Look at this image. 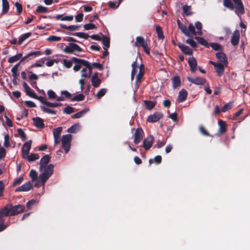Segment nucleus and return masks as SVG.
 Wrapping results in <instances>:
<instances>
[{
    "mask_svg": "<svg viewBox=\"0 0 250 250\" xmlns=\"http://www.w3.org/2000/svg\"><path fill=\"white\" fill-rule=\"evenodd\" d=\"M199 130H200V132L204 136H210L209 133L206 129V128L202 125L200 126Z\"/></svg>",
    "mask_w": 250,
    "mask_h": 250,
    "instance_id": "nucleus-61",
    "label": "nucleus"
},
{
    "mask_svg": "<svg viewBox=\"0 0 250 250\" xmlns=\"http://www.w3.org/2000/svg\"><path fill=\"white\" fill-rule=\"evenodd\" d=\"M40 158L39 155L36 153H32L30 155H27L23 159H26L28 162H34Z\"/></svg>",
    "mask_w": 250,
    "mask_h": 250,
    "instance_id": "nucleus-29",
    "label": "nucleus"
},
{
    "mask_svg": "<svg viewBox=\"0 0 250 250\" xmlns=\"http://www.w3.org/2000/svg\"><path fill=\"white\" fill-rule=\"evenodd\" d=\"M32 142V140H30L23 145L21 148V155L23 158L29 154Z\"/></svg>",
    "mask_w": 250,
    "mask_h": 250,
    "instance_id": "nucleus-13",
    "label": "nucleus"
},
{
    "mask_svg": "<svg viewBox=\"0 0 250 250\" xmlns=\"http://www.w3.org/2000/svg\"><path fill=\"white\" fill-rule=\"evenodd\" d=\"M240 39L239 31L237 30H235L231 39V43L234 45L236 46L238 44Z\"/></svg>",
    "mask_w": 250,
    "mask_h": 250,
    "instance_id": "nucleus-20",
    "label": "nucleus"
},
{
    "mask_svg": "<svg viewBox=\"0 0 250 250\" xmlns=\"http://www.w3.org/2000/svg\"><path fill=\"white\" fill-rule=\"evenodd\" d=\"M23 180V176H20V177H18L16 179H15L12 184V187H15L17 185H20Z\"/></svg>",
    "mask_w": 250,
    "mask_h": 250,
    "instance_id": "nucleus-46",
    "label": "nucleus"
},
{
    "mask_svg": "<svg viewBox=\"0 0 250 250\" xmlns=\"http://www.w3.org/2000/svg\"><path fill=\"white\" fill-rule=\"evenodd\" d=\"M51 157L49 155H44L41 159L40 162V170L43 172V170L47 167L46 165L50 162Z\"/></svg>",
    "mask_w": 250,
    "mask_h": 250,
    "instance_id": "nucleus-10",
    "label": "nucleus"
},
{
    "mask_svg": "<svg viewBox=\"0 0 250 250\" xmlns=\"http://www.w3.org/2000/svg\"><path fill=\"white\" fill-rule=\"evenodd\" d=\"M224 65L222 63H218L214 67L215 72L218 77H221L224 74L225 71Z\"/></svg>",
    "mask_w": 250,
    "mask_h": 250,
    "instance_id": "nucleus-23",
    "label": "nucleus"
},
{
    "mask_svg": "<svg viewBox=\"0 0 250 250\" xmlns=\"http://www.w3.org/2000/svg\"><path fill=\"white\" fill-rule=\"evenodd\" d=\"M17 132L22 140L25 141L26 139V134L22 129L18 128Z\"/></svg>",
    "mask_w": 250,
    "mask_h": 250,
    "instance_id": "nucleus-53",
    "label": "nucleus"
},
{
    "mask_svg": "<svg viewBox=\"0 0 250 250\" xmlns=\"http://www.w3.org/2000/svg\"><path fill=\"white\" fill-rule=\"evenodd\" d=\"M48 18L50 19H55L57 20H60L61 21H72L73 20V16H62V15H58L56 16L51 17L50 16H48Z\"/></svg>",
    "mask_w": 250,
    "mask_h": 250,
    "instance_id": "nucleus-24",
    "label": "nucleus"
},
{
    "mask_svg": "<svg viewBox=\"0 0 250 250\" xmlns=\"http://www.w3.org/2000/svg\"><path fill=\"white\" fill-rule=\"evenodd\" d=\"M144 73L145 72H143L141 70H139V73L137 74L136 78L135 83L136 84L141 82V80L144 75Z\"/></svg>",
    "mask_w": 250,
    "mask_h": 250,
    "instance_id": "nucleus-47",
    "label": "nucleus"
},
{
    "mask_svg": "<svg viewBox=\"0 0 250 250\" xmlns=\"http://www.w3.org/2000/svg\"><path fill=\"white\" fill-rule=\"evenodd\" d=\"M32 188V185L30 182H27L15 189V192L28 191Z\"/></svg>",
    "mask_w": 250,
    "mask_h": 250,
    "instance_id": "nucleus-15",
    "label": "nucleus"
},
{
    "mask_svg": "<svg viewBox=\"0 0 250 250\" xmlns=\"http://www.w3.org/2000/svg\"><path fill=\"white\" fill-rule=\"evenodd\" d=\"M32 34L31 33H26L25 34H24L22 35V36H21V37L19 38L18 41V44L19 45H21L22 43V42L26 40L27 38L30 37L31 36Z\"/></svg>",
    "mask_w": 250,
    "mask_h": 250,
    "instance_id": "nucleus-38",
    "label": "nucleus"
},
{
    "mask_svg": "<svg viewBox=\"0 0 250 250\" xmlns=\"http://www.w3.org/2000/svg\"><path fill=\"white\" fill-rule=\"evenodd\" d=\"M74 112V108L68 105L63 109V112L67 114H70Z\"/></svg>",
    "mask_w": 250,
    "mask_h": 250,
    "instance_id": "nucleus-57",
    "label": "nucleus"
},
{
    "mask_svg": "<svg viewBox=\"0 0 250 250\" xmlns=\"http://www.w3.org/2000/svg\"><path fill=\"white\" fill-rule=\"evenodd\" d=\"M72 60L76 63H81L83 66H85L86 69L87 68L89 70L88 77H90L92 73V66L90 63L86 60L79 59L76 57L72 58Z\"/></svg>",
    "mask_w": 250,
    "mask_h": 250,
    "instance_id": "nucleus-5",
    "label": "nucleus"
},
{
    "mask_svg": "<svg viewBox=\"0 0 250 250\" xmlns=\"http://www.w3.org/2000/svg\"><path fill=\"white\" fill-rule=\"evenodd\" d=\"M61 38L56 36H50L47 38V40L50 42H58L61 41Z\"/></svg>",
    "mask_w": 250,
    "mask_h": 250,
    "instance_id": "nucleus-62",
    "label": "nucleus"
},
{
    "mask_svg": "<svg viewBox=\"0 0 250 250\" xmlns=\"http://www.w3.org/2000/svg\"><path fill=\"white\" fill-rule=\"evenodd\" d=\"M232 107V103H228L225 104L222 108L221 111L223 112H225Z\"/></svg>",
    "mask_w": 250,
    "mask_h": 250,
    "instance_id": "nucleus-48",
    "label": "nucleus"
},
{
    "mask_svg": "<svg viewBox=\"0 0 250 250\" xmlns=\"http://www.w3.org/2000/svg\"><path fill=\"white\" fill-rule=\"evenodd\" d=\"M188 63L190 68V70L192 73H195L196 71L197 62L195 58L193 57H190L188 58Z\"/></svg>",
    "mask_w": 250,
    "mask_h": 250,
    "instance_id": "nucleus-17",
    "label": "nucleus"
},
{
    "mask_svg": "<svg viewBox=\"0 0 250 250\" xmlns=\"http://www.w3.org/2000/svg\"><path fill=\"white\" fill-rule=\"evenodd\" d=\"M72 62H74L72 60L71 61H68L66 59H64L62 61V64L65 67L70 68L72 65Z\"/></svg>",
    "mask_w": 250,
    "mask_h": 250,
    "instance_id": "nucleus-52",
    "label": "nucleus"
},
{
    "mask_svg": "<svg viewBox=\"0 0 250 250\" xmlns=\"http://www.w3.org/2000/svg\"><path fill=\"white\" fill-rule=\"evenodd\" d=\"M29 176L33 182L35 181L38 178L37 172L34 169L30 170L29 172Z\"/></svg>",
    "mask_w": 250,
    "mask_h": 250,
    "instance_id": "nucleus-44",
    "label": "nucleus"
},
{
    "mask_svg": "<svg viewBox=\"0 0 250 250\" xmlns=\"http://www.w3.org/2000/svg\"><path fill=\"white\" fill-rule=\"evenodd\" d=\"M180 50L185 54L191 55L193 53L192 50L188 46H187L181 42H179L177 44Z\"/></svg>",
    "mask_w": 250,
    "mask_h": 250,
    "instance_id": "nucleus-16",
    "label": "nucleus"
},
{
    "mask_svg": "<svg viewBox=\"0 0 250 250\" xmlns=\"http://www.w3.org/2000/svg\"><path fill=\"white\" fill-rule=\"evenodd\" d=\"M22 54L21 53H18L15 56L9 58L8 59V62L9 63H13L16 62L20 59L21 60L22 58Z\"/></svg>",
    "mask_w": 250,
    "mask_h": 250,
    "instance_id": "nucleus-31",
    "label": "nucleus"
},
{
    "mask_svg": "<svg viewBox=\"0 0 250 250\" xmlns=\"http://www.w3.org/2000/svg\"><path fill=\"white\" fill-rule=\"evenodd\" d=\"M216 57L218 59L219 63H222L225 65H227L228 64V59L224 53L222 51L218 52L216 54Z\"/></svg>",
    "mask_w": 250,
    "mask_h": 250,
    "instance_id": "nucleus-14",
    "label": "nucleus"
},
{
    "mask_svg": "<svg viewBox=\"0 0 250 250\" xmlns=\"http://www.w3.org/2000/svg\"><path fill=\"white\" fill-rule=\"evenodd\" d=\"M195 26L196 28L197 29V34L198 35H202V24L201 22L200 21H196L195 23Z\"/></svg>",
    "mask_w": 250,
    "mask_h": 250,
    "instance_id": "nucleus-43",
    "label": "nucleus"
},
{
    "mask_svg": "<svg viewBox=\"0 0 250 250\" xmlns=\"http://www.w3.org/2000/svg\"><path fill=\"white\" fill-rule=\"evenodd\" d=\"M48 96L49 99H54L57 98V95L52 90H49L47 91Z\"/></svg>",
    "mask_w": 250,
    "mask_h": 250,
    "instance_id": "nucleus-64",
    "label": "nucleus"
},
{
    "mask_svg": "<svg viewBox=\"0 0 250 250\" xmlns=\"http://www.w3.org/2000/svg\"><path fill=\"white\" fill-rule=\"evenodd\" d=\"M64 52L72 54H75V52H81L82 51V49L78 44L71 42L69 43L68 45L66 46L63 49Z\"/></svg>",
    "mask_w": 250,
    "mask_h": 250,
    "instance_id": "nucleus-3",
    "label": "nucleus"
},
{
    "mask_svg": "<svg viewBox=\"0 0 250 250\" xmlns=\"http://www.w3.org/2000/svg\"><path fill=\"white\" fill-rule=\"evenodd\" d=\"M25 207L21 205L13 206L12 203L6 204L0 210V232L4 230L7 226L5 225L4 217L18 215L24 211Z\"/></svg>",
    "mask_w": 250,
    "mask_h": 250,
    "instance_id": "nucleus-1",
    "label": "nucleus"
},
{
    "mask_svg": "<svg viewBox=\"0 0 250 250\" xmlns=\"http://www.w3.org/2000/svg\"><path fill=\"white\" fill-rule=\"evenodd\" d=\"M102 43L104 45V49L106 50L110 46V38L106 36L103 35L102 39H101Z\"/></svg>",
    "mask_w": 250,
    "mask_h": 250,
    "instance_id": "nucleus-28",
    "label": "nucleus"
},
{
    "mask_svg": "<svg viewBox=\"0 0 250 250\" xmlns=\"http://www.w3.org/2000/svg\"><path fill=\"white\" fill-rule=\"evenodd\" d=\"M99 73L97 72H95L91 77L92 85L94 87H98L101 83V80L98 78Z\"/></svg>",
    "mask_w": 250,
    "mask_h": 250,
    "instance_id": "nucleus-18",
    "label": "nucleus"
},
{
    "mask_svg": "<svg viewBox=\"0 0 250 250\" xmlns=\"http://www.w3.org/2000/svg\"><path fill=\"white\" fill-rule=\"evenodd\" d=\"M172 87L176 89L181 85V80L179 76H175L172 78Z\"/></svg>",
    "mask_w": 250,
    "mask_h": 250,
    "instance_id": "nucleus-26",
    "label": "nucleus"
},
{
    "mask_svg": "<svg viewBox=\"0 0 250 250\" xmlns=\"http://www.w3.org/2000/svg\"><path fill=\"white\" fill-rule=\"evenodd\" d=\"M144 104L146 108L149 110L152 109L156 104V102H153L151 101H144Z\"/></svg>",
    "mask_w": 250,
    "mask_h": 250,
    "instance_id": "nucleus-33",
    "label": "nucleus"
},
{
    "mask_svg": "<svg viewBox=\"0 0 250 250\" xmlns=\"http://www.w3.org/2000/svg\"><path fill=\"white\" fill-rule=\"evenodd\" d=\"M188 92L184 89H182L179 92L177 101L179 103L184 102L187 98Z\"/></svg>",
    "mask_w": 250,
    "mask_h": 250,
    "instance_id": "nucleus-22",
    "label": "nucleus"
},
{
    "mask_svg": "<svg viewBox=\"0 0 250 250\" xmlns=\"http://www.w3.org/2000/svg\"><path fill=\"white\" fill-rule=\"evenodd\" d=\"M89 111L88 108H85L84 109L81 110V111L77 112L74 114L72 116V118H80L82 117L84 114H85L87 112Z\"/></svg>",
    "mask_w": 250,
    "mask_h": 250,
    "instance_id": "nucleus-35",
    "label": "nucleus"
},
{
    "mask_svg": "<svg viewBox=\"0 0 250 250\" xmlns=\"http://www.w3.org/2000/svg\"><path fill=\"white\" fill-rule=\"evenodd\" d=\"M106 92V89L104 88L101 89L98 91L96 94V97L98 99H100L103 97Z\"/></svg>",
    "mask_w": 250,
    "mask_h": 250,
    "instance_id": "nucleus-59",
    "label": "nucleus"
},
{
    "mask_svg": "<svg viewBox=\"0 0 250 250\" xmlns=\"http://www.w3.org/2000/svg\"><path fill=\"white\" fill-rule=\"evenodd\" d=\"M156 32L157 34L158 38L160 40H163L164 39V36L163 34V31L162 27L157 25L156 26Z\"/></svg>",
    "mask_w": 250,
    "mask_h": 250,
    "instance_id": "nucleus-37",
    "label": "nucleus"
},
{
    "mask_svg": "<svg viewBox=\"0 0 250 250\" xmlns=\"http://www.w3.org/2000/svg\"><path fill=\"white\" fill-rule=\"evenodd\" d=\"M218 124L219 125L218 133L223 134L226 133L227 131V124L226 122L223 120H219Z\"/></svg>",
    "mask_w": 250,
    "mask_h": 250,
    "instance_id": "nucleus-21",
    "label": "nucleus"
},
{
    "mask_svg": "<svg viewBox=\"0 0 250 250\" xmlns=\"http://www.w3.org/2000/svg\"><path fill=\"white\" fill-rule=\"evenodd\" d=\"M45 58H41L38 60L35 63L32 64L30 66V68H33L35 67H43L44 66V63L45 62Z\"/></svg>",
    "mask_w": 250,
    "mask_h": 250,
    "instance_id": "nucleus-34",
    "label": "nucleus"
},
{
    "mask_svg": "<svg viewBox=\"0 0 250 250\" xmlns=\"http://www.w3.org/2000/svg\"><path fill=\"white\" fill-rule=\"evenodd\" d=\"M34 122V125L38 128H43L44 124L43 119L40 117H36L32 119Z\"/></svg>",
    "mask_w": 250,
    "mask_h": 250,
    "instance_id": "nucleus-19",
    "label": "nucleus"
},
{
    "mask_svg": "<svg viewBox=\"0 0 250 250\" xmlns=\"http://www.w3.org/2000/svg\"><path fill=\"white\" fill-rule=\"evenodd\" d=\"M84 99V96L83 94H79L73 97L71 99V101H82Z\"/></svg>",
    "mask_w": 250,
    "mask_h": 250,
    "instance_id": "nucleus-49",
    "label": "nucleus"
},
{
    "mask_svg": "<svg viewBox=\"0 0 250 250\" xmlns=\"http://www.w3.org/2000/svg\"><path fill=\"white\" fill-rule=\"evenodd\" d=\"M195 39L199 44L204 46L206 48L209 47V43L203 37H195Z\"/></svg>",
    "mask_w": 250,
    "mask_h": 250,
    "instance_id": "nucleus-30",
    "label": "nucleus"
},
{
    "mask_svg": "<svg viewBox=\"0 0 250 250\" xmlns=\"http://www.w3.org/2000/svg\"><path fill=\"white\" fill-rule=\"evenodd\" d=\"M2 12L6 13L9 9V4L7 0H2Z\"/></svg>",
    "mask_w": 250,
    "mask_h": 250,
    "instance_id": "nucleus-41",
    "label": "nucleus"
},
{
    "mask_svg": "<svg viewBox=\"0 0 250 250\" xmlns=\"http://www.w3.org/2000/svg\"><path fill=\"white\" fill-rule=\"evenodd\" d=\"M62 104L60 103H50L49 102H47V103H46V105L50 107H58L59 106L62 105Z\"/></svg>",
    "mask_w": 250,
    "mask_h": 250,
    "instance_id": "nucleus-63",
    "label": "nucleus"
},
{
    "mask_svg": "<svg viewBox=\"0 0 250 250\" xmlns=\"http://www.w3.org/2000/svg\"><path fill=\"white\" fill-rule=\"evenodd\" d=\"M146 43V42L145 41L144 38L143 37L138 36L136 38L135 45L136 47H143Z\"/></svg>",
    "mask_w": 250,
    "mask_h": 250,
    "instance_id": "nucleus-25",
    "label": "nucleus"
},
{
    "mask_svg": "<svg viewBox=\"0 0 250 250\" xmlns=\"http://www.w3.org/2000/svg\"><path fill=\"white\" fill-rule=\"evenodd\" d=\"M186 42L190 45L193 48H196L197 47V43L193 40L192 38L187 39Z\"/></svg>",
    "mask_w": 250,
    "mask_h": 250,
    "instance_id": "nucleus-54",
    "label": "nucleus"
},
{
    "mask_svg": "<svg viewBox=\"0 0 250 250\" xmlns=\"http://www.w3.org/2000/svg\"><path fill=\"white\" fill-rule=\"evenodd\" d=\"M54 166L50 164L47 166L43 171L39 175L38 178L36 180L34 186L36 188H40L44 186L45 182L50 177L53 173Z\"/></svg>",
    "mask_w": 250,
    "mask_h": 250,
    "instance_id": "nucleus-2",
    "label": "nucleus"
},
{
    "mask_svg": "<svg viewBox=\"0 0 250 250\" xmlns=\"http://www.w3.org/2000/svg\"><path fill=\"white\" fill-rule=\"evenodd\" d=\"M67 34L72 35L84 39H87L88 37H89V36L87 34L84 32H77L75 33H70L68 32Z\"/></svg>",
    "mask_w": 250,
    "mask_h": 250,
    "instance_id": "nucleus-36",
    "label": "nucleus"
},
{
    "mask_svg": "<svg viewBox=\"0 0 250 250\" xmlns=\"http://www.w3.org/2000/svg\"><path fill=\"white\" fill-rule=\"evenodd\" d=\"M79 126L78 124H74L67 129V132L74 133L76 132V128Z\"/></svg>",
    "mask_w": 250,
    "mask_h": 250,
    "instance_id": "nucleus-60",
    "label": "nucleus"
},
{
    "mask_svg": "<svg viewBox=\"0 0 250 250\" xmlns=\"http://www.w3.org/2000/svg\"><path fill=\"white\" fill-rule=\"evenodd\" d=\"M26 94L31 98H34L36 97V94L35 92L29 87L25 90Z\"/></svg>",
    "mask_w": 250,
    "mask_h": 250,
    "instance_id": "nucleus-56",
    "label": "nucleus"
},
{
    "mask_svg": "<svg viewBox=\"0 0 250 250\" xmlns=\"http://www.w3.org/2000/svg\"><path fill=\"white\" fill-rule=\"evenodd\" d=\"M72 135L70 134L64 135L62 137V146L64 149L65 153H68L70 148V143Z\"/></svg>",
    "mask_w": 250,
    "mask_h": 250,
    "instance_id": "nucleus-4",
    "label": "nucleus"
},
{
    "mask_svg": "<svg viewBox=\"0 0 250 250\" xmlns=\"http://www.w3.org/2000/svg\"><path fill=\"white\" fill-rule=\"evenodd\" d=\"M187 79L190 83L198 85H203L206 84L207 82L205 78L200 77L195 78L188 77Z\"/></svg>",
    "mask_w": 250,
    "mask_h": 250,
    "instance_id": "nucleus-11",
    "label": "nucleus"
},
{
    "mask_svg": "<svg viewBox=\"0 0 250 250\" xmlns=\"http://www.w3.org/2000/svg\"><path fill=\"white\" fill-rule=\"evenodd\" d=\"M154 142V137L152 135H149L145 138L143 141V147L146 150L149 149Z\"/></svg>",
    "mask_w": 250,
    "mask_h": 250,
    "instance_id": "nucleus-12",
    "label": "nucleus"
},
{
    "mask_svg": "<svg viewBox=\"0 0 250 250\" xmlns=\"http://www.w3.org/2000/svg\"><path fill=\"white\" fill-rule=\"evenodd\" d=\"M190 6L187 5H185L183 7V12L187 16H190L192 15V13L190 11Z\"/></svg>",
    "mask_w": 250,
    "mask_h": 250,
    "instance_id": "nucleus-45",
    "label": "nucleus"
},
{
    "mask_svg": "<svg viewBox=\"0 0 250 250\" xmlns=\"http://www.w3.org/2000/svg\"><path fill=\"white\" fill-rule=\"evenodd\" d=\"M17 11V15H20L22 11V5L18 2H16L15 4Z\"/></svg>",
    "mask_w": 250,
    "mask_h": 250,
    "instance_id": "nucleus-58",
    "label": "nucleus"
},
{
    "mask_svg": "<svg viewBox=\"0 0 250 250\" xmlns=\"http://www.w3.org/2000/svg\"><path fill=\"white\" fill-rule=\"evenodd\" d=\"M83 27L86 30H92L97 28L96 26L94 24L91 23L84 24L83 25Z\"/></svg>",
    "mask_w": 250,
    "mask_h": 250,
    "instance_id": "nucleus-55",
    "label": "nucleus"
},
{
    "mask_svg": "<svg viewBox=\"0 0 250 250\" xmlns=\"http://www.w3.org/2000/svg\"><path fill=\"white\" fill-rule=\"evenodd\" d=\"M161 162L162 157L160 155H157L153 159H150L149 160V165L154 163L156 164H159Z\"/></svg>",
    "mask_w": 250,
    "mask_h": 250,
    "instance_id": "nucleus-39",
    "label": "nucleus"
},
{
    "mask_svg": "<svg viewBox=\"0 0 250 250\" xmlns=\"http://www.w3.org/2000/svg\"><path fill=\"white\" fill-rule=\"evenodd\" d=\"M62 129V127H58L57 128H55L53 132L54 137H60Z\"/></svg>",
    "mask_w": 250,
    "mask_h": 250,
    "instance_id": "nucleus-51",
    "label": "nucleus"
},
{
    "mask_svg": "<svg viewBox=\"0 0 250 250\" xmlns=\"http://www.w3.org/2000/svg\"><path fill=\"white\" fill-rule=\"evenodd\" d=\"M177 24L179 28L181 29L182 32L187 37H191L189 32L187 30V27L182 24L179 20L177 21Z\"/></svg>",
    "mask_w": 250,
    "mask_h": 250,
    "instance_id": "nucleus-27",
    "label": "nucleus"
},
{
    "mask_svg": "<svg viewBox=\"0 0 250 250\" xmlns=\"http://www.w3.org/2000/svg\"><path fill=\"white\" fill-rule=\"evenodd\" d=\"M41 109H42V111H43V112L49 113V114H52L53 115H55L57 113L56 111L54 110L51 109H50V108H46L43 106H41Z\"/></svg>",
    "mask_w": 250,
    "mask_h": 250,
    "instance_id": "nucleus-50",
    "label": "nucleus"
},
{
    "mask_svg": "<svg viewBox=\"0 0 250 250\" xmlns=\"http://www.w3.org/2000/svg\"><path fill=\"white\" fill-rule=\"evenodd\" d=\"M42 54V53L40 51H36L31 52L21 58L20 60L21 62L25 61V62H28L30 60H32L37 57L41 56Z\"/></svg>",
    "mask_w": 250,
    "mask_h": 250,
    "instance_id": "nucleus-6",
    "label": "nucleus"
},
{
    "mask_svg": "<svg viewBox=\"0 0 250 250\" xmlns=\"http://www.w3.org/2000/svg\"><path fill=\"white\" fill-rule=\"evenodd\" d=\"M164 114L161 112H155L149 115L147 118V122L149 123H155L163 118Z\"/></svg>",
    "mask_w": 250,
    "mask_h": 250,
    "instance_id": "nucleus-7",
    "label": "nucleus"
},
{
    "mask_svg": "<svg viewBox=\"0 0 250 250\" xmlns=\"http://www.w3.org/2000/svg\"><path fill=\"white\" fill-rule=\"evenodd\" d=\"M211 47L212 49L215 51H222L223 50V47L221 46V44L215 43V42H212V43H209V47Z\"/></svg>",
    "mask_w": 250,
    "mask_h": 250,
    "instance_id": "nucleus-40",
    "label": "nucleus"
},
{
    "mask_svg": "<svg viewBox=\"0 0 250 250\" xmlns=\"http://www.w3.org/2000/svg\"><path fill=\"white\" fill-rule=\"evenodd\" d=\"M232 1L236 6L235 13L238 15L239 14L241 15L244 14L245 13V8L242 0H232Z\"/></svg>",
    "mask_w": 250,
    "mask_h": 250,
    "instance_id": "nucleus-9",
    "label": "nucleus"
},
{
    "mask_svg": "<svg viewBox=\"0 0 250 250\" xmlns=\"http://www.w3.org/2000/svg\"><path fill=\"white\" fill-rule=\"evenodd\" d=\"M223 5L230 10H233L234 5L231 0H223Z\"/></svg>",
    "mask_w": 250,
    "mask_h": 250,
    "instance_id": "nucleus-32",
    "label": "nucleus"
},
{
    "mask_svg": "<svg viewBox=\"0 0 250 250\" xmlns=\"http://www.w3.org/2000/svg\"><path fill=\"white\" fill-rule=\"evenodd\" d=\"M144 135V132L143 129L141 127L137 128L134 133V144L136 145L139 144L142 141Z\"/></svg>",
    "mask_w": 250,
    "mask_h": 250,
    "instance_id": "nucleus-8",
    "label": "nucleus"
},
{
    "mask_svg": "<svg viewBox=\"0 0 250 250\" xmlns=\"http://www.w3.org/2000/svg\"><path fill=\"white\" fill-rule=\"evenodd\" d=\"M48 11V8L42 5L38 6L36 10V12L38 13H45Z\"/></svg>",
    "mask_w": 250,
    "mask_h": 250,
    "instance_id": "nucleus-42",
    "label": "nucleus"
}]
</instances>
